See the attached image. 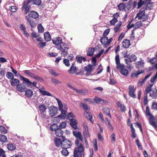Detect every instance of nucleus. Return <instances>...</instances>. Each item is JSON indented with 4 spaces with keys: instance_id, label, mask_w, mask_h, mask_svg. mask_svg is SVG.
Instances as JSON below:
<instances>
[{
    "instance_id": "15",
    "label": "nucleus",
    "mask_w": 157,
    "mask_h": 157,
    "mask_svg": "<svg viewBox=\"0 0 157 157\" xmlns=\"http://www.w3.org/2000/svg\"><path fill=\"white\" fill-rule=\"evenodd\" d=\"M145 11L144 8H141L139 11V13L137 14L136 17H138V19L144 18L145 17Z\"/></svg>"
},
{
    "instance_id": "35",
    "label": "nucleus",
    "mask_w": 157,
    "mask_h": 157,
    "mask_svg": "<svg viewBox=\"0 0 157 157\" xmlns=\"http://www.w3.org/2000/svg\"><path fill=\"white\" fill-rule=\"evenodd\" d=\"M81 105H82V107L84 110L86 111H90V108L89 106L86 104L85 103H82V102L81 103Z\"/></svg>"
},
{
    "instance_id": "47",
    "label": "nucleus",
    "mask_w": 157,
    "mask_h": 157,
    "mask_svg": "<svg viewBox=\"0 0 157 157\" xmlns=\"http://www.w3.org/2000/svg\"><path fill=\"white\" fill-rule=\"evenodd\" d=\"M0 132L2 133L5 134L7 132V130L4 127L0 126Z\"/></svg>"
},
{
    "instance_id": "6",
    "label": "nucleus",
    "mask_w": 157,
    "mask_h": 157,
    "mask_svg": "<svg viewBox=\"0 0 157 157\" xmlns=\"http://www.w3.org/2000/svg\"><path fill=\"white\" fill-rule=\"evenodd\" d=\"M30 3V1L27 0L26 1H24L22 3V6L21 7V10H25L24 14H26L29 11V10L30 8V6L29 4Z\"/></svg>"
},
{
    "instance_id": "24",
    "label": "nucleus",
    "mask_w": 157,
    "mask_h": 157,
    "mask_svg": "<svg viewBox=\"0 0 157 157\" xmlns=\"http://www.w3.org/2000/svg\"><path fill=\"white\" fill-rule=\"evenodd\" d=\"M107 40L108 37L106 36H104L100 40V42L103 45L104 48H106L107 47L106 42Z\"/></svg>"
},
{
    "instance_id": "26",
    "label": "nucleus",
    "mask_w": 157,
    "mask_h": 157,
    "mask_svg": "<svg viewBox=\"0 0 157 157\" xmlns=\"http://www.w3.org/2000/svg\"><path fill=\"white\" fill-rule=\"evenodd\" d=\"M44 39L47 42L51 40V36L48 32L45 33H44Z\"/></svg>"
},
{
    "instance_id": "34",
    "label": "nucleus",
    "mask_w": 157,
    "mask_h": 157,
    "mask_svg": "<svg viewBox=\"0 0 157 157\" xmlns=\"http://www.w3.org/2000/svg\"><path fill=\"white\" fill-rule=\"evenodd\" d=\"M84 114L85 115H87V118L89 119L91 122L93 123L92 119L93 117L92 116L91 113L89 112L86 111H85L84 112Z\"/></svg>"
},
{
    "instance_id": "43",
    "label": "nucleus",
    "mask_w": 157,
    "mask_h": 157,
    "mask_svg": "<svg viewBox=\"0 0 157 157\" xmlns=\"http://www.w3.org/2000/svg\"><path fill=\"white\" fill-rule=\"evenodd\" d=\"M48 71L51 75H54L55 77H57L59 75L58 73H57L54 70L52 69H49Z\"/></svg>"
},
{
    "instance_id": "17",
    "label": "nucleus",
    "mask_w": 157,
    "mask_h": 157,
    "mask_svg": "<svg viewBox=\"0 0 157 157\" xmlns=\"http://www.w3.org/2000/svg\"><path fill=\"white\" fill-rule=\"evenodd\" d=\"M38 109L41 113L43 115V117H45L44 112H46L47 109L46 106L44 104H42L39 105Z\"/></svg>"
},
{
    "instance_id": "37",
    "label": "nucleus",
    "mask_w": 157,
    "mask_h": 157,
    "mask_svg": "<svg viewBox=\"0 0 157 157\" xmlns=\"http://www.w3.org/2000/svg\"><path fill=\"white\" fill-rule=\"evenodd\" d=\"M23 72L25 74L28 75L30 77L33 78L34 76V74L32 72L30 71L29 70H25L23 71Z\"/></svg>"
},
{
    "instance_id": "27",
    "label": "nucleus",
    "mask_w": 157,
    "mask_h": 157,
    "mask_svg": "<svg viewBox=\"0 0 157 157\" xmlns=\"http://www.w3.org/2000/svg\"><path fill=\"white\" fill-rule=\"evenodd\" d=\"M144 62L141 59H140V61L135 63L137 68H139L143 67Z\"/></svg>"
},
{
    "instance_id": "61",
    "label": "nucleus",
    "mask_w": 157,
    "mask_h": 157,
    "mask_svg": "<svg viewBox=\"0 0 157 157\" xmlns=\"http://www.w3.org/2000/svg\"><path fill=\"white\" fill-rule=\"evenodd\" d=\"M32 37L33 38H36L38 37L39 36V34H37L36 32L34 31H33L31 34Z\"/></svg>"
},
{
    "instance_id": "5",
    "label": "nucleus",
    "mask_w": 157,
    "mask_h": 157,
    "mask_svg": "<svg viewBox=\"0 0 157 157\" xmlns=\"http://www.w3.org/2000/svg\"><path fill=\"white\" fill-rule=\"evenodd\" d=\"M10 82L12 86H16L17 89L18 91H21L24 90L23 88H22V86L21 84H19L20 82L19 79L13 78L10 80Z\"/></svg>"
},
{
    "instance_id": "57",
    "label": "nucleus",
    "mask_w": 157,
    "mask_h": 157,
    "mask_svg": "<svg viewBox=\"0 0 157 157\" xmlns=\"http://www.w3.org/2000/svg\"><path fill=\"white\" fill-rule=\"evenodd\" d=\"M148 101L147 100V95L144 94V105H146L148 103Z\"/></svg>"
},
{
    "instance_id": "31",
    "label": "nucleus",
    "mask_w": 157,
    "mask_h": 157,
    "mask_svg": "<svg viewBox=\"0 0 157 157\" xmlns=\"http://www.w3.org/2000/svg\"><path fill=\"white\" fill-rule=\"evenodd\" d=\"M55 99L57 101L58 105L59 110H61L63 109V105L62 102L59 100V99L57 98H55Z\"/></svg>"
},
{
    "instance_id": "50",
    "label": "nucleus",
    "mask_w": 157,
    "mask_h": 157,
    "mask_svg": "<svg viewBox=\"0 0 157 157\" xmlns=\"http://www.w3.org/2000/svg\"><path fill=\"white\" fill-rule=\"evenodd\" d=\"M118 7L120 10H125L124 4L121 3L118 5Z\"/></svg>"
},
{
    "instance_id": "21",
    "label": "nucleus",
    "mask_w": 157,
    "mask_h": 157,
    "mask_svg": "<svg viewBox=\"0 0 157 157\" xmlns=\"http://www.w3.org/2000/svg\"><path fill=\"white\" fill-rule=\"evenodd\" d=\"M150 96L152 98H155L157 97V90L155 88L152 89V90L150 93Z\"/></svg>"
},
{
    "instance_id": "23",
    "label": "nucleus",
    "mask_w": 157,
    "mask_h": 157,
    "mask_svg": "<svg viewBox=\"0 0 157 157\" xmlns=\"http://www.w3.org/2000/svg\"><path fill=\"white\" fill-rule=\"evenodd\" d=\"M75 62L73 63L70 69L69 70L68 72L70 74H73L72 71L74 72H76L78 70L76 67L75 66Z\"/></svg>"
},
{
    "instance_id": "1",
    "label": "nucleus",
    "mask_w": 157,
    "mask_h": 157,
    "mask_svg": "<svg viewBox=\"0 0 157 157\" xmlns=\"http://www.w3.org/2000/svg\"><path fill=\"white\" fill-rule=\"evenodd\" d=\"M50 129L51 131H55V135L58 137L62 136L63 134V131L59 128L57 124H54L50 125Z\"/></svg>"
},
{
    "instance_id": "39",
    "label": "nucleus",
    "mask_w": 157,
    "mask_h": 157,
    "mask_svg": "<svg viewBox=\"0 0 157 157\" xmlns=\"http://www.w3.org/2000/svg\"><path fill=\"white\" fill-rule=\"evenodd\" d=\"M0 141L2 142H7L6 136L4 135H0Z\"/></svg>"
},
{
    "instance_id": "52",
    "label": "nucleus",
    "mask_w": 157,
    "mask_h": 157,
    "mask_svg": "<svg viewBox=\"0 0 157 157\" xmlns=\"http://www.w3.org/2000/svg\"><path fill=\"white\" fill-rule=\"evenodd\" d=\"M66 126V123L65 122H63L60 123L58 127L59 128H65Z\"/></svg>"
},
{
    "instance_id": "58",
    "label": "nucleus",
    "mask_w": 157,
    "mask_h": 157,
    "mask_svg": "<svg viewBox=\"0 0 157 157\" xmlns=\"http://www.w3.org/2000/svg\"><path fill=\"white\" fill-rule=\"evenodd\" d=\"M142 25V24L141 21H138L136 22V23L135 24V29H136V28H139Z\"/></svg>"
},
{
    "instance_id": "9",
    "label": "nucleus",
    "mask_w": 157,
    "mask_h": 157,
    "mask_svg": "<svg viewBox=\"0 0 157 157\" xmlns=\"http://www.w3.org/2000/svg\"><path fill=\"white\" fill-rule=\"evenodd\" d=\"M62 143L61 144L62 148H69L72 145L71 142L69 140L66 139L64 136H62Z\"/></svg>"
},
{
    "instance_id": "44",
    "label": "nucleus",
    "mask_w": 157,
    "mask_h": 157,
    "mask_svg": "<svg viewBox=\"0 0 157 157\" xmlns=\"http://www.w3.org/2000/svg\"><path fill=\"white\" fill-rule=\"evenodd\" d=\"M37 28L39 33H41L44 32V29L43 26L41 24L38 25Z\"/></svg>"
},
{
    "instance_id": "10",
    "label": "nucleus",
    "mask_w": 157,
    "mask_h": 157,
    "mask_svg": "<svg viewBox=\"0 0 157 157\" xmlns=\"http://www.w3.org/2000/svg\"><path fill=\"white\" fill-rule=\"evenodd\" d=\"M117 69L120 70V73L123 75L127 76L128 74V70L124 68V64L121 66H118Z\"/></svg>"
},
{
    "instance_id": "14",
    "label": "nucleus",
    "mask_w": 157,
    "mask_h": 157,
    "mask_svg": "<svg viewBox=\"0 0 157 157\" xmlns=\"http://www.w3.org/2000/svg\"><path fill=\"white\" fill-rule=\"evenodd\" d=\"M49 109V114L52 117L54 116L55 115L58 110L57 107L54 106H51Z\"/></svg>"
},
{
    "instance_id": "40",
    "label": "nucleus",
    "mask_w": 157,
    "mask_h": 157,
    "mask_svg": "<svg viewBox=\"0 0 157 157\" xmlns=\"http://www.w3.org/2000/svg\"><path fill=\"white\" fill-rule=\"evenodd\" d=\"M30 1V3L32 2L33 5H36L37 6H40L41 3V0H29Z\"/></svg>"
},
{
    "instance_id": "49",
    "label": "nucleus",
    "mask_w": 157,
    "mask_h": 157,
    "mask_svg": "<svg viewBox=\"0 0 157 157\" xmlns=\"http://www.w3.org/2000/svg\"><path fill=\"white\" fill-rule=\"evenodd\" d=\"M63 63L67 67H69L70 65V63L69 62V60L68 59H63Z\"/></svg>"
},
{
    "instance_id": "64",
    "label": "nucleus",
    "mask_w": 157,
    "mask_h": 157,
    "mask_svg": "<svg viewBox=\"0 0 157 157\" xmlns=\"http://www.w3.org/2000/svg\"><path fill=\"white\" fill-rule=\"evenodd\" d=\"M152 109H153L157 110V102H154L152 105Z\"/></svg>"
},
{
    "instance_id": "16",
    "label": "nucleus",
    "mask_w": 157,
    "mask_h": 157,
    "mask_svg": "<svg viewBox=\"0 0 157 157\" xmlns=\"http://www.w3.org/2000/svg\"><path fill=\"white\" fill-rule=\"evenodd\" d=\"M70 125L72 128L75 129H76L77 128V121L74 118H72L70 120Z\"/></svg>"
},
{
    "instance_id": "59",
    "label": "nucleus",
    "mask_w": 157,
    "mask_h": 157,
    "mask_svg": "<svg viewBox=\"0 0 157 157\" xmlns=\"http://www.w3.org/2000/svg\"><path fill=\"white\" fill-rule=\"evenodd\" d=\"M94 101L97 103H99L101 101H102V99L99 98L95 96L94 99Z\"/></svg>"
},
{
    "instance_id": "22",
    "label": "nucleus",
    "mask_w": 157,
    "mask_h": 157,
    "mask_svg": "<svg viewBox=\"0 0 157 157\" xmlns=\"http://www.w3.org/2000/svg\"><path fill=\"white\" fill-rule=\"evenodd\" d=\"M137 57L135 55L132 54L129 56L128 58L125 59L124 60L126 62H134L136 59Z\"/></svg>"
},
{
    "instance_id": "41",
    "label": "nucleus",
    "mask_w": 157,
    "mask_h": 157,
    "mask_svg": "<svg viewBox=\"0 0 157 157\" xmlns=\"http://www.w3.org/2000/svg\"><path fill=\"white\" fill-rule=\"evenodd\" d=\"M93 66V65L89 64L84 67V70L85 71L90 72L92 70V68Z\"/></svg>"
},
{
    "instance_id": "38",
    "label": "nucleus",
    "mask_w": 157,
    "mask_h": 157,
    "mask_svg": "<svg viewBox=\"0 0 157 157\" xmlns=\"http://www.w3.org/2000/svg\"><path fill=\"white\" fill-rule=\"evenodd\" d=\"M59 111L61 112V114L59 115L58 116V117L64 118L65 117V116L66 115V113L67 112L64 109H63L61 110H59Z\"/></svg>"
},
{
    "instance_id": "7",
    "label": "nucleus",
    "mask_w": 157,
    "mask_h": 157,
    "mask_svg": "<svg viewBox=\"0 0 157 157\" xmlns=\"http://www.w3.org/2000/svg\"><path fill=\"white\" fill-rule=\"evenodd\" d=\"M63 45V46H62L60 45L58 48L59 49L61 50L62 51L61 53V55L65 56L68 54V50L69 49V47L65 43H64Z\"/></svg>"
},
{
    "instance_id": "48",
    "label": "nucleus",
    "mask_w": 157,
    "mask_h": 157,
    "mask_svg": "<svg viewBox=\"0 0 157 157\" xmlns=\"http://www.w3.org/2000/svg\"><path fill=\"white\" fill-rule=\"evenodd\" d=\"M76 60L78 63H82V57L80 55H78L76 57Z\"/></svg>"
},
{
    "instance_id": "51",
    "label": "nucleus",
    "mask_w": 157,
    "mask_h": 157,
    "mask_svg": "<svg viewBox=\"0 0 157 157\" xmlns=\"http://www.w3.org/2000/svg\"><path fill=\"white\" fill-rule=\"evenodd\" d=\"M51 81L52 82L56 84L61 83L62 82L59 80H57L56 78H52Z\"/></svg>"
},
{
    "instance_id": "28",
    "label": "nucleus",
    "mask_w": 157,
    "mask_h": 157,
    "mask_svg": "<svg viewBox=\"0 0 157 157\" xmlns=\"http://www.w3.org/2000/svg\"><path fill=\"white\" fill-rule=\"evenodd\" d=\"M52 42L53 44L58 45L61 44L62 42V39L60 37H58L56 39V40H53Z\"/></svg>"
},
{
    "instance_id": "54",
    "label": "nucleus",
    "mask_w": 157,
    "mask_h": 157,
    "mask_svg": "<svg viewBox=\"0 0 157 157\" xmlns=\"http://www.w3.org/2000/svg\"><path fill=\"white\" fill-rule=\"evenodd\" d=\"M144 1L143 0H139L137 3V8H140L143 4H144Z\"/></svg>"
},
{
    "instance_id": "12",
    "label": "nucleus",
    "mask_w": 157,
    "mask_h": 157,
    "mask_svg": "<svg viewBox=\"0 0 157 157\" xmlns=\"http://www.w3.org/2000/svg\"><path fill=\"white\" fill-rule=\"evenodd\" d=\"M129 91L128 94L130 97L135 98H136V95L134 94V92L136 90V88L134 87L133 86L130 85L128 87Z\"/></svg>"
},
{
    "instance_id": "8",
    "label": "nucleus",
    "mask_w": 157,
    "mask_h": 157,
    "mask_svg": "<svg viewBox=\"0 0 157 157\" xmlns=\"http://www.w3.org/2000/svg\"><path fill=\"white\" fill-rule=\"evenodd\" d=\"M23 88L24 90L23 91H20V92H25V95L27 98H30L33 95V91L31 89H27L25 85H23L22 88Z\"/></svg>"
},
{
    "instance_id": "62",
    "label": "nucleus",
    "mask_w": 157,
    "mask_h": 157,
    "mask_svg": "<svg viewBox=\"0 0 157 157\" xmlns=\"http://www.w3.org/2000/svg\"><path fill=\"white\" fill-rule=\"evenodd\" d=\"M10 11L12 12H15L16 11L17 8L15 6H12L10 7Z\"/></svg>"
},
{
    "instance_id": "4",
    "label": "nucleus",
    "mask_w": 157,
    "mask_h": 157,
    "mask_svg": "<svg viewBox=\"0 0 157 157\" xmlns=\"http://www.w3.org/2000/svg\"><path fill=\"white\" fill-rule=\"evenodd\" d=\"M149 109L148 107L147 106L146 109V114L149 117V123L150 125L154 128H157V123L156 121L153 116L151 115L149 111Z\"/></svg>"
},
{
    "instance_id": "3",
    "label": "nucleus",
    "mask_w": 157,
    "mask_h": 157,
    "mask_svg": "<svg viewBox=\"0 0 157 157\" xmlns=\"http://www.w3.org/2000/svg\"><path fill=\"white\" fill-rule=\"evenodd\" d=\"M20 77L21 79L23 81L22 84L25 85L27 87L32 88L34 86L37 87L36 86L37 84V82H32L27 78L24 77L22 75H20Z\"/></svg>"
},
{
    "instance_id": "18",
    "label": "nucleus",
    "mask_w": 157,
    "mask_h": 157,
    "mask_svg": "<svg viewBox=\"0 0 157 157\" xmlns=\"http://www.w3.org/2000/svg\"><path fill=\"white\" fill-rule=\"evenodd\" d=\"M73 134L74 136H75L77 139H79L81 141H82L83 140V138L82 137V135L80 132H77V131H73Z\"/></svg>"
},
{
    "instance_id": "11",
    "label": "nucleus",
    "mask_w": 157,
    "mask_h": 157,
    "mask_svg": "<svg viewBox=\"0 0 157 157\" xmlns=\"http://www.w3.org/2000/svg\"><path fill=\"white\" fill-rule=\"evenodd\" d=\"M25 20L27 21V23L31 27V29H33L36 27V24L35 21L31 18L28 17V16H25Z\"/></svg>"
},
{
    "instance_id": "60",
    "label": "nucleus",
    "mask_w": 157,
    "mask_h": 157,
    "mask_svg": "<svg viewBox=\"0 0 157 157\" xmlns=\"http://www.w3.org/2000/svg\"><path fill=\"white\" fill-rule=\"evenodd\" d=\"M152 90V89H151V88L147 86L145 89V92L144 94H146L147 95V94L148 93L150 94Z\"/></svg>"
},
{
    "instance_id": "20",
    "label": "nucleus",
    "mask_w": 157,
    "mask_h": 157,
    "mask_svg": "<svg viewBox=\"0 0 157 157\" xmlns=\"http://www.w3.org/2000/svg\"><path fill=\"white\" fill-rule=\"evenodd\" d=\"M130 41L127 39L124 40L122 42V46L124 48H128L130 45Z\"/></svg>"
},
{
    "instance_id": "42",
    "label": "nucleus",
    "mask_w": 157,
    "mask_h": 157,
    "mask_svg": "<svg viewBox=\"0 0 157 157\" xmlns=\"http://www.w3.org/2000/svg\"><path fill=\"white\" fill-rule=\"evenodd\" d=\"M63 149L61 151L62 154L65 156H67L69 154V152L67 150V148H62Z\"/></svg>"
},
{
    "instance_id": "53",
    "label": "nucleus",
    "mask_w": 157,
    "mask_h": 157,
    "mask_svg": "<svg viewBox=\"0 0 157 157\" xmlns=\"http://www.w3.org/2000/svg\"><path fill=\"white\" fill-rule=\"evenodd\" d=\"M117 21V19L115 17H113L112 20L110 21V23L111 25H114Z\"/></svg>"
},
{
    "instance_id": "25",
    "label": "nucleus",
    "mask_w": 157,
    "mask_h": 157,
    "mask_svg": "<svg viewBox=\"0 0 157 157\" xmlns=\"http://www.w3.org/2000/svg\"><path fill=\"white\" fill-rule=\"evenodd\" d=\"M115 59L116 64L117 65L116 68H117V67H118V66H121V65L124 64H121L120 63V60L119 54L116 55L115 58Z\"/></svg>"
},
{
    "instance_id": "55",
    "label": "nucleus",
    "mask_w": 157,
    "mask_h": 157,
    "mask_svg": "<svg viewBox=\"0 0 157 157\" xmlns=\"http://www.w3.org/2000/svg\"><path fill=\"white\" fill-rule=\"evenodd\" d=\"M124 6L125 7V10H129L131 8V6L130 2L124 4Z\"/></svg>"
},
{
    "instance_id": "33",
    "label": "nucleus",
    "mask_w": 157,
    "mask_h": 157,
    "mask_svg": "<svg viewBox=\"0 0 157 157\" xmlns=\"http://www.w3.org/2000/svg\"><path fill=\"white\" fill-rule=\"evenodd\" d=\"M39 92L44 96L47 95L48 96H52V94L48 91L43 90L41 89L39 90Z\"/></svg>"
},
{
    "instance_id": "63",
    "label": "nucleus",
    "mask_w": 157,
    "mask_h": 157,
    "mask_svg": "<svg viewBox=\"0 0 157 157\" xmlns=\"http://www.w3.org/2000/svg\"><path fill=\"white\" fill-rule=\"evenodd\" d=\"M144 71V70H141L140 71L139 70L137 71L135 73L134 75L136 76L137 77L140 74L143 73Z\"/></svg>"
},
{
    "instance_id": "45",
    "label": "nucleus",
    "mask_w": 157,
    "mask_h": 157,
    "mask_svg": "<svg viewBox=\"0 0 157 157\" xmlns=\"http://www.w3.org/2000/svg\"><path fill=\"white\" fill-rule=\"evenodd\" d=\"M6 76L8 78L11 79V80L12 79H13L14 78L13 75L10 72H7L6 74Z\"/></svg>"
},
{
    "instance_id": "36",
    "label": "nucleus",
    "mask_w": 157,
    "mask_h": 157,
    "mask_svg": "<svg viewBox=\"0 0 157 157\" xmlns=\"http://www.w3.org/2000/svg\"><path fill=\"white\" fill-rule=\"evenodd\" d=\"M76 90H75L76 91V92L79 94H85L87 93L88 92V90H87L85 89H75Z\"/></svg>"
},
{
    "instance_id": "32",
    "label": "nucleus",
    "mask_w": 157,
    "mask_h": 157,
    "mask_svg": "<svg viewBox=\"0 0 157 157\" xmlns=\"http://www.w3.org/2000/svg\"><path fill=\"white\" fill-rule=\"evenodd\" d=\"M7 147L10 151H13L15 150L16 147L15 145L13 144H7Z\"/></svg>"
},
{
    "instance_id": "30",
    "label": "nucleus",
    "mask_w": 157,
    "mask_h": 157,
    "mask_svg": "<svg viewBox=\"0 0 157 157\" xmlns=\"http://www.w3.org/2000/svg\"><path fill=\"white\" fill-rule=\"evenodd\" d=\"M54 142L56 146L57 147H59L60 145L61 146V144L62 143V140L61 141V140L59 138H56Z\"/></svg>"
},
{
    "instance_id": "46",
    "label": "nucleus",
    "mask_w": 157,
    "mask_h": 157,
    "mask_svg": "<svg viewBox=\"0 0 157 157\" xmlns=\"http://www.w3.org/2000/svg\"><path fill=\"white\" fill-rule=\"evenodd\" d=\"M83 133L84 136L86 138L90 137L88 129H87V128H86V129H84Z\"/></svg>"
},
{
    "instance_id": "29",
    "label": "nucleus",
    "mask_w": 157,
    "mask_h": 157,
    "mask_svg": "<svg viewBox=\"0 0 157 157\" xmlns=\"http://www.w3.org/2000/svg\"><path fill=\"white\" fill-rule=\"evenodd\" d=\"M95 51V48H89L87 53L88 56H90L93 55Z\"/></svg>"
},
{
    "instance_id": "19",
    "label": "nucleus",
    "mask_w": 157,
    "mask_h": 157,
    "mask_svg": "<svg viewBox=\"0 0 157 157\" xmlns=\"http://www.w3.org/2000/svg\"><path fill=\"white\" fill-rule=\"evenodd\" d=\"M103 113L104 114L112 118V117L110 114V109L107 107L105 106L103 108Z\"/></svg>"
},
{
    "instance_id": "13",
    "label": "nucleus",
    "mask_w": 157,
    "mask_h": 157,
    "mask_svg": "<svg viewBox=\"0 0 157 157\" xmlns=\"http://www.w3.org/2000/svg\"><path fill=\"white\" fill-rule=\"evenodd\" d=\"M28 17L33 19H36L39 17V13L36 11L34 10L30 11L28 14Z\"/></svg>"
},
{
    "instance_id": "2",
    "label": "nucleus",
    "mask_w": 157,
    "mask_h": 157,
    "mask_svg": "<svg viewBox=\"0 0 157 157\" xmlns=\"http://www.w3.org/2000/svg\"><path fill=\"white\" fill-rule=\"evenodd\" d=\"M84 152V147L82 144H80V146H77L74 149V157H81Z\"/></svg>"
},
{
    "instance_id": "56",
    "label": "nucleus",
    "mask_w": 157,
    "mask_h": 157,
    "mask_svg": "<svg viewBox=\"0 0 157 157\" xmlns=\"http://www.w3.org/2000/svg\"><path fill=\"white\" fill-rule=\"evenodd\" d=\"M33 78L41 82H42L44 81V79L43 78H40L39 76H36L35 74H34Z\"/></svg>"
}]
</instances>
